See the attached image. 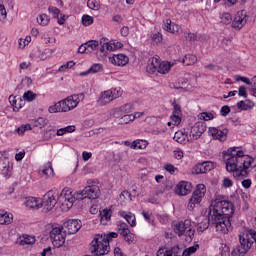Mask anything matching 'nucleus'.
Returning <instances> with one entry per match:
<instances>
[{
  "instance_id": "obj_1",
  "label": "nucleus",
  "mask_w": 256,
  "mask_h": 256,
  "mask_svg": "<svg viewBox=\"0 0 256 256\" xmlns=\"http://www.w3.org/2000/svg\"><path fill=\"white\" fill-rule=\"evenodd\" d=\"M235 209L233 203L227 200L216 199L214 204L209 207L208 217L199 218L196 229L198 233H203L209 229V223L215 227L218 233L227 235L233 230L231 226V217H233Z\"/></svg>"
},
{
  "instance_id": "obj_2",
  "label": "nucleus",
  "mask_w": 256,
  "mask_h": 256,
  "mask_svg": "<svg viewBox=\"0 0 256 256\" xmlns=\"http://www.w3.org/2000/svg\"><path fill=\"white\" fill-rule=\"evenodd\" d=\"M238 147L229 148L223 152L226 170L233 173L236 179L249 177V168L256 169L255 158L245 155Z\"/></svg>"
},
{
  "instance_id": "obj_3",
  "label": "nucleus",
  "mask_w": 256,
  "mask_h": 256,
  "mask_svg": "<svg viewBox=\"0 0 256 256\" xmlns=\"http://www.w3.org/2000/svg\"><path fill=\"white\" fill-rule=\"evenodd\" d=\"M100 189L97 185L86 186L83 190L73 194L71 189L64 188L58 196V203L67 209H71L75 201H83V199H97Z\"/></svg>"
},
{
  "instance_id": "obj_4",
  "label": "nucleus",
  "mask_w": 256,
  "mask_h": 256,
  "mask_svg": "<svg viewBox=\"0 0 256 256\" xmlns=\"http://www.w3.org/2000/svg\"><path fill=\"white\" fill-rule=\"evenodd\" d=\"M240 245L232 250V256H245L251 247L253 241L256 243V231L253 229L248 230L246 233L239 235Z\"/></svg>"
},
{
  "instance_id": "obj_5",
  "label": "nucleus",
  "mask_w": 256,
  "mask_h": 256,
  "mask_svg": "<svg viewBox=\"0 0 256 256\" xmlns=\"http://www.w3.org/2000/svg\"><path fill=\"white\" fill-rule=\"evenodd\" d=\"M64 227L59 224H52L49 232V237L52 241V245L59 249L65 245V239L67 238V231H63Z\"/></svg>"
},
{
  "instance_id": "obj_6",
  "label": "nucleus",
  "mask_w": 256,
  "mask_h": 256,
  "mask_svg": "<svg viewBox=\"0 0 256 256\" xmlns=\"http://www.w3.org/2000/svg\"><path fill=\"white\" fill-rule=\"evenodd\" d=\"M109 249H111V247L101 234H97L91 242L90 251L95 256L107 255Z\"/></svg>"
},
{
  "instance_id": "obj_7",
  "label": "nucleus",
  "mask_w": 256,
  "mask_h": 256,
  "mask_svg": "<svg viewBox=\"0 0 256 256\" xmlns=\"http://www.w3.org/2000/svg\"><path fill=\"white\" fill-rule=\"evenodd\" d=\"M174 231L177 233L178 237H189L190 241L195 237V230H193V225H191V220L186 219L184 221L176 222L174 224Z\"/></svg>"
},
{
  "instance_id": "obj_8",
  "label": "nucleus",
  "mask_w": 256,
  "mask_h": 256,
  "mask_svg": "<svg viewBox=\"0 0 256 256\" xmlns=\"http://www.w3.org/2000/svg\"><path fill=\"white\" fill-rule=\"evenodd\" d=\"M205 193H207V187H205L204 184H198L191 198L189 199V202H188L189 211H193L196 205H199L201 201H203V198L205 197Z\"/></svg>"
},
{
  "instance_id": "obj_9",
  "label": "nucleus",
  "mask_w": 256,
  "mask_h": 256,
  "mask_svg": "<svg viewBox=\"0 0 256 256\" xmlns=\"http://www.w3.org/2000/svg\"><path fill=\"white\" fill-rule=\"evenodd\" d=\"M121 97V88H112L110 90H106L101 92L97 103L98 105H108L111 101H115V99H119Z\"/></svg>"
},
{
  "instance_id": "obj_10",
  "label": "nucleus",
  "mask_w": 256,
  "mask_h": 256,
  "mask_svg": "<svg viewBox=\"0 0 256 256\" xmlns=\"http://www.w3.org/2000/svg\"><path fill=\"white\" fill-rule=\"evenodd\" d=\"M41 207H43L45 213L52 211L55 205H57V199H55V193L53 190H49L40 201Z\"/></svg>"
},
{
  "instance_id": "obj_11",
  "label": "nucleus",
  "mask_w": 256,
  "mask_h": 256,
  "mask_svg": "<svg viewBox=\"0 0 256 256\" xmlns=\"http://www.w3.org/2000/svg\"><path fill=\"white\" fill-rule=\"evenodd\" d=\"M63 227L68 235H75L83 227V223L79 219H69L63 224Z\"/></svg>"
},
{
  "instance_id": "obj_12",
  "label": "nucleus",
  "mask_w": 256,
  "mask_h": 256,
  "mask_svg": "<svg viewBox=\"0 0 256 256\" xmlns=\"http://www.w3.org/2000/svg\"><path fill=\"white\" fill-rule=\"evenodd\" d=\"M213 169H215V163L212 161H204L196 164L192 170V173L194 175H203L204 173L213 171Z\"/></svg>"
},
{
  "instance_id": "obj_13",
  "label": "nucleus",
  "mask_w": 256,
  "mask_h": 256,
  "mask_svg": "<svg viewBox=\"0 0 256 256\" xmlns=\"http://www.w3.org/2000/svg\"><path fill=\"white\" fill-rule=\"evenodd\" d=\"M247 24V13L245 10L239 11L236 13L234 20L232 22L233 29H243Z\"/></svg>"
},
{
  "instance_id": "obj_14",
  "label": "nucleus",
  "mask_w": 256,
  "mask_h": 256,
  "mask_svg": "<svg viewBox=\"0 0 256 256\" xmlns=\"http://www.w3.org/2000/svg\"><path fill=\"white\" fill-rule=\"evenodd\" d=\"M70 111V107L67 103V99H63L55 103L48 108L49 113H67Z\"/></svg>"
},
{
  "instance_id": "obj_15",
  "label": "nucleus",
  "mask_w": 256,
  "mask_h": 256,
  "mask_svg": "<svg viewBox=\"0 0 256 256\" xmlns=\"http://www.w3.org/2000/svg\"><path fill=\"white\" fill-rule=\"evenodd\" d=\"M157 256H184L183 248L179 245L173 246L171 249L160 248L157 253Z\"/></svg>"
},
{
  "instance_id": "obj_16",
  "label": "nucleus",
  "mask_w": 256,
  "mask_h": 256,
  "mask_svg": "<svg viewBox=\"0 0 256 256\" xmlns=\"http://www.w3.org/2000/svg\"><path fill=\"white\" fill-rule=\"evenodd\" d=\"M205 131H207V126L205 125V123L203 122L195 123L191 129L190 137H192V139L197 141V139H199Z\"/></svg>"
},
{
  "instance_id": "obj_17",
  "label": "nucleus",
  "mask_w": 256,
  "mask_h": 256,
  "mask_svg": "<svg viewBox=\"0 0 256 256\" xmlns=\"http://www.w3.org/2000/svg\"><path fill=\"white\" fill-rule=\"evenodd\" d=\"M209 133L213 136L214 139L218 141H227V135H229V129L224 128L223 130L212 127L209 128Z\"/></svg>"
},
{
  "instance_id": "obj_18",
  "label": "nucleus",
  "mask_w": 256,
  "mask_h": 256,
  "mask_svg": "<svg viewBox=\"0 0 256 256\" xmlns=\"http://www.w3.org/2000/svg\"><path fill=\"white\" fill-rule=\"evenodd\" d=\"M161 63V58L159 56H154L148 60V64L146 66V71L150 75H155L157 73V69H159V65Z\"/></svg>"
},
{
  "instance_id": "obj_19",
  "label": "nucleus",
  "mask_w": 256,
  "mask_h": 256,
  "mask_svg": "<svg viewBox=\"0 0 256 256\" xmlns=\"http://www.w3.org/2000/svg\"><path fill=\"white\" fill-rule=\"evenodd\" d=\"M191 189H193V186H191V183L187 181H181L180 183L177 184L175 193L176 195L185 196L191 193Z\"/></svg>"
},
{
  "instance_id": "obj_20",
  "label": "nucleus",
  "mask_w": 256,
  "mask_h": 256,
  "mask_svg": "<svg viewBox=\"0 0 256 256\" xmlns=\"http://www.w3.org/2000/svg\"><path fill=\"white\" fill-rule=\"evenodd\" d=\"M83 99H85V93L73 94L71 96H68L66 98V101L68 103V107H70V111L75 109V107H77V105H79V103H81Z\"/></svg>"
},
{
  "instance_id": "obj_21",
  "label": "nucleus",
  "mask_w": 256,
  "mask_h": 256,
  "mask_svg": "<svg viewBox=\"0 0 256 256\" xmlns=\"http://www.w3.org/2000/svg\"><path fill=\"white\" fill-rule=\"evenodd\" d=\"M110 63L112 65H117L118 67H125L129 63V57L125 54H115L110 58Z\"/></svg>"
},
{
  "instance_id": "obj_22",
  "label": "nucleus",
  "mask_w": 256,
  "mask_h": 256,
  "mask_svg": "<svg viewBox=\"0 0 256 256\" xmlns=\"http://www.w3.org/2000/svg\"><path fill=\"white\" fill-rule=\"evenodd\" d=\"M135 111V107L132 103H127L119 108L115 109L114 115L115 117H122V115H129V113H133Z\"/></svg>"
},
{
  "instance_id": "obj_23",
  "label": "nucleus",
  "mask_w": 256,
  "mask_h": 256,
  "mask_svg": "<svg viewBox=\"0 0 256 256\" xmlns=\"http://www.w3.org/2000/svg\"><path fill=\"white\" fill-rule=\"evenodd\" d=\"M164 31L172 33L173 35H179L181 33V26L171 22V19H167L166 23L163 26Z\"/></svg>"
},
{
  "instance_id": "obj_24",
  "label": "nucleus",
  "mask_w": 256,
  "mask_h": 256,
  "mask_svg": "<svg viewBox=\"0 0 256 256\" xmlns=\"http://www.w3.org/2000/svg\"><path fill=\"white\" fill-rule=\"evenodd\" d=\"M173 139L174 141H176V143H181L182 145H185V143L189 141V134L185 131V129L179 130L175 132Z\"/></svg>"
},
{
  "instance_id": "obj_25",
  "label": "nucleus",
  "mask_w": 256,
  "mask_h": 256,
  "mask_svg": "<svg viewBox=\"0 0 256 256\" xmlns=\"http://www.w3.org/2000/svg\"><path fill=\"white\" fill-rule=\"evenodd\" d=\"M9 103L12 105L14 111H19V109H22L23 105H25V100L20 97L10 95Z\"/></svg>"
},
{
  "instance_id": "obj_26",
  "label": "nucleus",
  "mask_w": 256,
  "mask_h": 256,
  "mask_svg": "<svg viewBox=\"0 0 256 256\" xmlns=\"http://www.w3.org/2000/svg\"><path fill=\"white\" fill-rule=\"evenodd\" d=\"M118 215L120 217H123L127 221L128 225H130V227H135V225H137V219L135 218V214L131 212L127 213L125 211H120Z\"/></svg>"
},
{
  "instance_id": "obj_27",
  "label": "nucleus",
  "mask_w": 256,
  "mask_h": 256,
  "mask_svg": "<svg viewBox=\"0 0 256 256\" xmlns=\"http://www.w3.org/2000/svg\"><path fill=\"white\" fill-rule=\"evenodd\" d=\"M99 213L101 225H107L109 221H111V215H113V211L106 208Z\"/></svg>"
},
{
  "instance_id": "obj_28",
  "label": "nucleus",
  "mask_w": 256,
  "mask_h": 256,
  "mask_svg": "<svg viewBox=\"0 0 256 256\" xmlns=\"http://www.w3.org/2000/svg\"><path fill=\"white\" fill-rule=\"evenodd\" d=\"M13 223V214L0 210V225H11Z\"/></svg>"
},
{
  "instance_id": "obj_29",
  "label": "nucleus",
  "mask_w": 256,
  "mask_h": 256,
  "mask_svg": "<svg viewBox=\"0 0 256 256\" xmlns=\"http://www.w3.org/2000/svg\"><path fill=\"white\" fill-rule=\"evenodd\" d=\"M103 71V65L102 64H93L87 71L81 72L80 77H86V75H89L91 73H101Z\"/></svg>"
},
{
  "instance_id": "obj_30",
  "label": "nucleus",
  "mask_w": 256,
  "mask_h": 256,
  "mask_svg": "<svg viewBox=\"0 0 256 256\" xmlns=\"http://www.w3.org/2000/svg\"><path fill=\"white\" fill-rule=\"evenodd\" d=\"M171 71V63L168 61H160V64L158 66V69L156 70V73H160L161 75H167Z\"/></svg>"
},
{
  "instance_id": "obj_31",
  "label": "nucleus",
  "mask_w": 256,
  "mask_h": 256,
  "mask_svg": "<svg viewBox=\"0 0 256 256\" xmlns=\"http://www.w3.org/2000/svg\"><path fill=\"white\" fill-rule=\"evenodd\" d=\"M116 231L119 233V235H125L126 233L130 232L129 225L123 221H117L116 222Z\"/></svg>"
},
{
  "instance_id": "obj_32",
  "label": "nucleus",
  "mask_w": 256,
  "mask_h": 256,
  "mask_svg": "<svg viewBox=\"0 0 256 256\" xmlns=\"http://www.w3.org/2000/svg\"><path fill=\"white\" fill-rule=\"evenodd\" d=\"M237 107L241 111H249L250 109L255 107V103H253V101L251 100H246V101L241 100L237 103Z\"/></svg>"
},
{
  "instance_id": "obj_33",
  "label": "nucleus",
  "mask_w": 256,
  "mask_h": 256,
  "mask_svg": "<svg viewBox=\"0 0 256 256\" xmlns=\"http://www.w3.org/2000/svg\"><path fill=\"white\" fill-rule=\"evenodd\" d=\"M98 43L100 53H107V51H111V42H109V40L102 38Z\"/></svg>"
},
{
  "instance_id": "obj_34",
  "label": "nucleus",
  "mask_w": 256,
  "mask_h": 256,
  "mask_svg": "<svg viewBox=\"0 0 256 256\" xmlns=\"http://www.w3.org/2000/svg\"><path fill=\"white\" fill-rule=\"evenodd\" d=\"M26 207L28 209H41V201L35 197H31L26 201Z\"/></svg>"
},
{
  "instance_id": "obj_35",
  "label": "nucleus",
  "mask_w": 256,
  "mask_h": 256,
  "mask_svg": "<svg viewBox=\"0 0 256 256\" xmlns=\"http://www.w3.org/2000/svg\"><path fill=\"white\" fill-rule=\"evenodd\" d=\"M182 63L183 65H185L186 67H189V65H195V63H197V56L193 55V54H186L183 58H182Z\"/></svg>"
},
{
  "instance_id": "obj_36",
  "label": "nucleus",
  "mask_w": 256,
  "mask_h": 256,
  "mask_svg": "<svg viewBox=\"0 0 256 256\" xmlns=\"http://www.w3.org/2000/svg\"><path fill=\"white\" fill-rule=\"evenodd\" d=\"M47 123H49V120L44 117H39L37 119L32 120V125H34L38 129H43V127H47Z\"/></svg>"
},
{
  "instance_id": "obj_37",
  "label": "nucleus",
  "mask_w": 256,
  "mask_h": 256,
  "mask_svg": "<svg viewBox=\"0 0 256 256\" xmlns=\"http://www.w3.org/2000/svg\"><path fill=\"white\" fill-rule=\"evenodd\" d=\"M85 45L86 49L88 50V53L99 50V41L97 40H90L86 42Z\"/></svg>"
},
{
  "instance_id": "obj_38",
  "label": "nucleus",
  "mask_w": 256,
  "mask_h": 256,
  "mask_svg": "<svg viewBox=\"0 0 256 256\" xmlns=\"http://www.w3.org/2000/svg\"><path fill=\"white\" fill-rule=\"evenodd\" d=\"M149 143L146 140H135L131 144V149H146Z\"/></svg>"
},
{
  "instance_id": "obj_39",
  "label": "nucleus",
  "mask_w": 256,
  "mask_h": 256,
  "mask_svg": "<svg viewBox=\"0 0 256 256\" xmlns=\"http://www.w3.org/2000/svg\"><path fill=\"white\" fill-rule=\"evenodd\" d=\"M33 85V80L31 77H24L21 83L18 85V89H29Z\"/></svg>"
},
{
  "instance_id": "obj_40",
  "label": "nucleus",
  "mask_w": 256,
  "mask_h": 256,
  "mask_svg": "<svg viewBox=\"0 0 256 256\" xmlns=\"http://www.w3.org/2000/svg\"><path fill=\"white\" fill-rule=\"evenodd\" d=\"M75 131V125L66 126L64 128H60L57 130L56 135L58 137H61L65 135V133H74Z\"/></svg>"
},
{
  "instance_id": "obj_41",
  "label": "nucleus",
  "mask_w": 256,
  "mask_h": 256,
  "mask_svg": "<svg viewBox=\"0 0 256 256\" xmlns=\"http://www.w3.org/2000/svg\"><path fill=\"white\" fill-rule=\"evenodd\" d=\"M134 121L133 114H123L119 119L118 125H128V123H132Z\"/></svg>"
},
{
  "instance_id": "obj_42",
  "label": "nucleus",
  "mask_w": 256,
  "mask_h": 256,
  "mask_svg": "<svg viewBox=\"0 0 256 256\" xmlns=\"http://www.w3.org/2000/svg\"><path fill=\"white\" fill-rule=\"evenodd\" d=\"M122 238L128 245L135 244V234L131 233V230L122 235Z\"/></svg>"
},
{
  "instance_id": "obj_43",
  "label": "nucleus",
  "mask_w": 256,
  "mask_h": 256,
  "mask_svg": "<svg viewBox=\"0 0 256 256\" xmlns=\"http://www.w3.org/2000/svg\"><path fill=\"white\" fill-rule=\"evenodd\" d=\"M43 175H46V177H51L53 175V166L51 165V162H47L42 169Z\"/></svg>"
},
{
  "instance_id": "obj_44",
  "label": "nucleus",
  "mask_w": 256,
  "mask_h": 256,
  "mask_svg": "<svg viewBox=\"0 0 256 256\" xmlns=\"http://www.w3.org/2000/svg\"><path fill=\"white\" fill-rule=\"evenodd\" d=\"M49 21H51V19L47 14H40L37 18V22L39 23V25H42L43 27L49 25Z\"/></svg>"
},
{
  "instance_id": "obj_45",
  "label": "nucleus",
  "mask_w": 256,
  "mask_h": 256,
  "mask_svg": "<svg viewBox=\"0 0 256 256\" xmlns=\"http://www.w3.org/2000/svg\"><path fill=\"white\" fill-rule=\"evenodd\" d=\"M35 243V236H23V239L20 240V245H33Z\"/></svg>"
},
{
  "instance_id": "obj_46",
  "label": "nucleus",
  "mask_w": 256,
  "mask_h": 256,
  "mask_svg": "<svg viewBox=\"0 0 256 256\" xmlns=\"http://www.w3.org/2000/svg\"><path fill=\"white\" fill-rule=\"evenodd\" d=\"M199 249V244H196L194 246H191L189 248H186L183 250V255L184 256H191L195 253H197V250Z\"/></svg>"
},
{
  "instance_id": "obj_47",
  "label": "nucleus",
  "mask_w": 256,
  "mask_h": 256,
  "mask_svg": "<svg viewBox=\"0 0 256 256\" xmlns=\"http://www.w3.org/2000/svg\"><path fill=\"white\" fill-rule=\"evenodd\" d=\"M23 99L24 101L28 102L35 101V99H37V94L33 93L31 90H28L23 94Z\"/></svg>"
},
{
  "instance_id": "obj_48",
  "label": "nucleus",
  "mask_w": 256,
  "mask_h": 256,
  "mask_svg": "<svg viewBox=\"0 0 256 256\" xmlns=\"http://www.w3.org/2000/svg\"><path fill=\"white\" fill-rule=\"evenodd\" d=\"M102 237L105 239V241L109 245V242L113 241V239H117L119 237V234L116 232H110L108 234H102Z\"/></svg>"
},
{
  "instance_id": "obj_49",
  "label": "nucleus",
  "mask_w": 256,
  "mask_h": 256,
  "mask_svg": "<svg viewBox=\"0 0 256 256\" xmlns=\"http://www.w3.org/2000/svg\"><path fill=\"white\" fill-rule=\"evenodd\" d=\"M233 21V17L231 16L230 13H224L221 16V23L224 25H229Z\"/></svg>"
},
{
  "instance_id": "obj_50",
  "label": "nucleus",
  "mask_w": 256,
  "mask_h": 256,
  "mask_svg": "<svg viewBox=\"0 0 256 256\" xmlns=\"http://www.w3.org/2000/svg\"><path fill=\"white\" fill-rule=\"evenodd\" d=\"M200 119H203V121H211L215 119V114L211 112H202L200 114Z\"/></svg>"
},
{
  "instance_id": "obj_51",
  "label": "nucleus",
  "mask_w": 256,
  "mask_h": 256,
  "mask_svg": "<svg viewBox=\"0 0 256 256\" xmlns=\"http://www.w3.org/2000/svg\"><path fill=\"white\" fill-rule=\"evenodd\" d=\"M82 24L85 26V27H89V25H93V17L85 14L82 16Z\"/></svg>"
},
{
  "instance_id": "obj_52",
  "label": "nucleus",
  "mask_w": 256,
  "mask_h": 256,
  "mask_svg": "<svg viewBox=\"0 0 256 256\" xmlns=\"http://www.w3.org/2000/svg\"><path fill=\"white\" fill-rule=\"evenodd\" d=\"M31 124H25L16 129L18 135H24L25 131H31Z\"/></svg>"
},
{
  "instance_id": "obj_53",
  "label": "nucleus",
  "mask_w": 256,
  "mask_h": 256,
  "mask_svg": "<svg viewBox=\"0 0 256 256\" xmlns=\"http://www.w3.org/2000/svg\"><path fill=\"white\" fill-rule=\"evenodd\" d=\"M87 7L93 11H97L99 9V2H97V0H88Z\"/></svg>"
},
{
  "instance_id": "obj_54",
  "label": "nucleus",
  "mask_w": 256,
  "mask_h": 256,
  "mask_svg": "<svg viewBox=\"0 0 256 256\" xmlns=\"http://www.w3.org/2000/svg\"><path fill=\"white\" fill-rule=\"evenodd\" d=\"M49 13H52L53 17H55V19H59V15L61 13V10H59V8L54 7V6H50L48 8Z\"/></svg>"
},
{
  "instance_id": "obj_55",
  "label": "nucleus",
  "mask_w": 256,
  "mask_h": 256,
  "mask_svg": "<svg viewBox=\"0 0 256 256\" xmlns=\"http://www.w3.org/2000/svg\"><path fill=\"white\" fill-rule=\"evenodd\" d=\"M73 67H75V62L74 61H69L66 64L60 66L59 71L63 72V71H65V69H71Z\"/></svg>"
},
{
  "instance_id": "obj_56",
  "label": "nucleus",
  "mask_w": 256,
  "mask_h": 256,
  "mask_svg": "<svg viewBox=\"0 0 256 256\" xmlns=\"http://www.w3.org/2000/svg\"><path fill=\"white\" fill-rule=\"evenodd\" d=\"M164 169L170 173V175H175V172L177 171V167H174L173 164L164 165Z\"/></svg>"
},
{
  "instance_id": "obj_57",
  "label": "nucleus",
  "mask_w": 256,
  "mask_h": 256,
  "mask_svg": "<svg viewBox=\"0 0 256 256\" xmlns=\"http://www.w3.org/2000/svg\"><path fill=\"white\" fill-rule=\"evenodd\" d=\"M229 113H231V108L228 105L222 106L220 110V115L222 117H227Z\"/></svg>"
},
{
  "instance_id": "obj_58",
  "label": "nucleus",
  "mask_w": 256,
  "mask_h": 256,
  "mask_svg": "<svg viewBox=\"0 0 256 256\" xmlns=\"http://www.w3.org/2000/svg\"><path fill=\"white\" fill-rule=\"evenodd\" d=\"M7 19V10L3 4H0V21Z\"/></svg>"
},
{
  "instance_id": "obj_59",
  "label": "nucleus",
  "mask_w": 256,
  "mask_h": 256,
  "mask_svg": "<svg viewBox=\"0 0 256 256\" xmlns=\"http://www.w3.org/2000/svg\"><path fill=\"white\" fill-rule=\"evenodd\" d=\"M123 47V43L121 42H110V51H117V49H121Z\"/></svg>"
},
{
  "instance_id": "obj_60",
  "label": "nucleus",
  "mask_w": 256,
  "mask_h": 256,
  "mask_svg": "<svg viewBox=\"0 0 256 256\" xmlns=\"http://www.w3.org/2000/svg\"><path fill=\"white\" fill-rule=\"evenodd\" d=\"M152 41L154 43H161V41H163V35L161 33H155L152 36Z\"/></svg>"
},
{
  "instance_id": "obj_61",
  "label": "nucleus",
  "mask_w": 256,
  "mask_h": 256,
  "mask_svg": "<svg viewBox=\"0 0 256 256\" xmlns=\"http://www.w3.org/2000/svg\"><path fill=\"white\" fill-rule=\"evenodd\" d=\"M184 35L187 41H197V39H199L195 33H185Z\"/></svg>"
},
{
  "instance_id": "obj_62",
  "label": "nucleus",
  "mask_w": 256,
  "mask_h": 256,
  "mask_svg": "<svg viewBox=\"0 0 256 256\" xmlns=\"http://www.w3.org/2000/svg\"><path fill=\"white\" fill-rule=\"evenodd\" d=\"M238 95L239 97L247 98V88H245V86H240L238 89Z\"/></svg>"
},
{
  "instance_id": "obj_63",
  "label": "nucleus",
  "mask_w": 256,
  "mask_h": 256,
  "mask_svg": "<svg viewBox=\"0 0 256 256\" xmlns=\"http://www.w3.org/2000/svg\"><path fill=\"white\" fill-rule=\"evenodd\" d=\"M222 183H223V187H225L226 189L229 187H233V180L229 178H224Z\"/></svg>"
},
{
  "instance_id": "obj_64",
  "label": "nucleus",
  "mask_w": 256,
  "mask_h": 256,
  "mask_svg": "<svg viewBox=\"0 0 256 256\" xmlns=\"http://www.w3.org/2000/svg\"><path fill=\"white\" fill-rule=\"evenodd\" d=\"M180 114H173L171 116V119L174 123V125H179L181 123V116H179Z\"/></svg>"
}]
</instances>
